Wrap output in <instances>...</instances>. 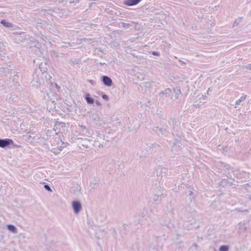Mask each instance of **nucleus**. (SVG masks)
Segmentation results:
<instances>
[{"mask_svg":"<svg viewBox=\"0 0 251 251\" xmlns=\"http://www.w3.org/2000/svg\"><path fill=\"white\" fill-rule=\"evenodd\" d=\"M84 98L88 104H92L94 103V99L90 97V95L89 94H86L84 96Z\"/></svg>","mask_w":251,"mask_h":251,"instance_id":"nucleus-10","label":"nucleus"},{"mask_svg":"<svg viewBox=\"0 0 251 251\" xmlns=\"http://www.w3.org/2000/svg\"><path fill=\"white\" fill-rule=\"evenodd\" d=\"M179 143L180 141L178 139H176L173 143H172L171 141L170 142L171 146L173 147H177L178 148L180 147Z\"/></svg>","mask_w":251,"mask_h":251,"instance_id":"nucleus-14","label":"nucleus"},{"mask_svg":"<svg viewBox=\"0 0 251 251\" xmlns=\"http://www.w3.org/2000/svg\"><path fill=\"white\" fill-rule=\"evenodd\" d=\"M20 76H19V73H17L16 74L14 75L12 81L13 82L14 84H16L19 80Z\"/></svg>","mask_w":251,"mask_h":251,"instance_id":"nucleus-13","label":"nucleus"},{"mask_svg":"<svg viewBox=\"0 0 251 251\" xmlns=\"http://www.w3.org/2000/svg\"><path fill=\"white\" fill-rule=\"evenodd\" d=\"M208 91H210V88H208Z\"/></svg>","mask_w":251,"mask_h":251,"instance_id":"nucleus-41","label":"nucleus"},{"mask_svg":"<svg viewBox=\"0 0 251 251\" xmlns=\"http://www.w3.org/2000/svg\"><path fill=\"white\" fill-rule=\"evenodd\" d=\"M238 25V23L237 22V20H236L235 23H234L233 26H236Z\"/></svg>","mask_w":251,"mask_h":251,"instance_id":"nucleus-33","label":"nucleus"},{"mask_svg":"<svg viewBox=\"0 0 251 251\" xmlns=\"http://www.w3.org/2000/svg\"><path fill=\"white\" fill-rule=\"evenodd\" d=\"M142 0H126L124 3L127 6H133L138 4Z\"/></svg>","mask_w":251,"mask_h":251,"instance_id":"nucleus-8","label":"nucleus"},{"mask_svg":"<svg viewBox=\"0 0 251 251\" xmlns=\"http://www.w3.org/2000/svg\"><path fill=\"white\" fill-rule=\"evenodd\" d=\"M64 145V143L61 140H60V142H58V144H57V148L58 149V150L59 151H61L62 150V148L64 147H62V145Z\"/></svg>","mask_w":251,"mask_h":251,"instance_id":"nucleus-19","label":"nucleus"},{"mask_svg":"<svg viewBox=\"0 0 251 251\" xmlns=\"http://www.w3.org/2000/svg\"><path fill=\"white\" fill-rule=\"evenodd\" d=\"M82 128H85V126H82Z\"/></svg>","mask_w":251,"mask_h":251,"instance_id":"nucleus-39","label":"nucleus"},{"mask_svg":"<svg viewBox=\"0 0 251 251\" xmlns=\"http://www.w3.org/2000/svg\"><path fill=\"white\" fill-rule=\"evenodd\" d=\"M172 92V89L170 88H166L164 91H162L160 92L159 94V97L160 98H163L165 96L166 98H167L168 97H170V94Z\"/></svg>","mask_w":251,"mask_h":251,"instance_id":"nucleus-7","label":"nucleus"},{"mask_svg":"<svg viewBox=\"0 0 251 251\" xmlns=\"http://www.w3.org/2000/svg\"><path fill=\"white\" fill-rule=\"evenodd\" d=\"M226 170H229L230 169V166L229 165L226 164L224 166Z\"/></svg>","mask_w":251,"mask_h":251,"instance_id":"nucleus-28","label":"nucleus"},{"mask_svg":"<svg viewBox=\"0 0 251 251\" xmlns=\"http://www.w3.org/2000/svg\"><path fill=\"white\" fill-rule=\"evenodd\" d=\"M167 172V169L165 167L159 166L156 170V174L157 176H165Z\"/></svg>","mask_w":251,"mask_h":251,"instance_id":"nucleus-5","label":"nucleus"},{"mask_svg":"<svg viewBox=\"0 0 251 251\" xmlns=\"http://www.w3.org/2000/svg\"><path fill=\"white\" fill-rule=\"evenodd\" d=\"M76 1L77 2H79V0H73V2Z\"/></svg>","mask_w":251,"mask_h":251,"instance_id":"nucleus-38","label":"nucleus"},{"mask_svg":"<svg viewBox=\"0 0 251 251\" xmlns=\"http://www.w3.org/2000/svg\"><path fill=\"white\" fill-rule=\"evenodd\" d=\"M121 24L122 25V26L124 27L126 29H128L131 26H132L130 24L128 23H126L124 22H121Z\"/></svg>","mask_w":251,"mask_h":251,"instance_id":"nucleus-17","label":"nucleus"},{"mask_svg":"<svg viewBox=\"0 0 251 251\" xmlns=\"http://www.w3.org/2000/svg\"><path fill=\"white\" fill-rule=\"evenodd\" d=\"M93 4V3H91V5H90V6H91Z\"/></svg>","mask_w":251,"mask_h":251,"instance_id":"nucleus-42","label":"nucleus"},{"mask_svg":"<svg viewBox=\"0 0 251 251\" xmlns=\"http://www.w3.org/2000/svg\"><path fill=\"white\" fill-rule=\"evenodd\" d=\"M96 103L98 105H100V102L99 101H96Z\"/></svg>","mask_w":251,"mask_h":251,"instance_id":"nucleus-35","label":"nucleus"},{"mask_svg":"<svg viewBox=\"0 0 251 251\" xmlns=\"http://www.w3.org/2000/svg\"><path fill=\"white\" fill-rule=\"evenodd\" d=\"M36 82L38 83H39L40 84H41L42 83V81L40 79H38V80H36Z\"/></svg>","mask_w":251,"mask_h":251,"instance_id":"nucleus-34","label":"nucleus"},{"mask_svg":"<svg viewBox=\"0 0 251 251\" xmlns=\"http://www.w3.org/2000/svg\"><path fill=\"white\" fill-rule=\"evenodd\" d=\"M44 188H45L46 190H47V191H49V192H51V191H52V190L51 189V188H50V186L48 184H45V185H44Z\"/></svg>","mask_w":251,"mask_h":251,"instance_id":"nucleus-22","label":"nucleus"},{"mask_svg":"<svg viewBox=\"0 0 251 251\" xmlns=\"http://www.w3.org/2000/svg\"><path fill=\"white\" fill-rule=\"evenodd\" d=\"M175 123V120L174 119H171L170 121H169V124L171 125V123L173 124V129L174 130V128H175V126L174 125V124Z\"/></svg>","mask_w":251,"mask_h":251,"instance_id":"nucleus-26","label":"nucleus"},{"mask_svg":"<svg viewBox=\"0 0 251 251\" xmlns=\"http://www.w3.org/2000/svg\"><path fill=\"white\" fill-rule=\"evenodd\" d=\"M220 251H228V247L226 245H222L220 247Z\"/></svg>","mask_w":251,"mask_h":251,"instance_id":"nucleus-20","label":"nucleus"},{"mask_svg":"<svg viewBox=\"0 0 251 251\" xmlns=\"http://www.w3.org/2000/svg\"><path fill=\"white\" fill-rule=\"evenodd\" d=\"M102 98L105 100H109V97L107 95L103 94L102 95Z\"/></svg>","mask_w":251,"mask_h":251,"instance_id":"nucleus-25","label":"nucleus"},{"mask_svg":"<svg viewBox=\"0 0 251 251\" xmlns=\"http://www.w3.org/2000/svg\"><path fill=\"white\" fill-rule=\"evenodd\" d=\"M161 199V198L160 196H154V198H153V201H160Z\"/></svg>","mask_w":251,"mask_h":251,"instance_id":"nucleus-23","label":"nucleus"},{"mask_svg":"<svg viewBox=\"0 0 251 251\" xmlns=\"http://www.w3.org/2000/svg\"><path fill=\"white\" fill-rule=\"evenodd\" d=\"M50 89L52 92L56 93V92L60 91V87L56 83H51L50 85Z\"/></svg>","mask_w":251,"mask_h":251,"instance_id":"nucleus-9","label":"nucleus"},{"mask_svg":"<svg viewBox=\"0 0 251 251\" xmlns=\"http://www.w3.org/2000/svg\"><path fill=\"white\" fill-rule=\"evenodd\" d=\"M246 68L248 70H251V64H249L246 66Z\"/></svg>","mask_w":251,"mask_h":251,"instance_id":"nucleus-29","label":"nucleus"},{"mask_svg":"<svg viewBox=\"0 0 251 251\" xmlns=\"http://www.w3.org/2000/svg\"><path fill=\"white\" fill-rule=\"evenodd\" d=\"M39 69L43 73L46 72L47 70V67L46 66L44 67L42 63L39 65Z\"/></svg>","mask_w":251,"mask_h":251,"instance_id":"nucleus-18","label":"nucleus"},{"mask_svg":"<svg viewBox=\"0 0 251 251\" xmlns=\"http://www.w3.org/2000/svg\"><path fill=\"white\" fill-rule=\"evenodd\" d=\"M13 34L15 35L14 41L17 44H20L25 41L26 39V37L25 36L24 32H14Z\"/></svg>","mask_w":251,"mask_h":251,"instance_id":"nucleus-1","label":"nucleus"},{"mask_svg":"<svg viewBox=\"0 0 251 251\" xmlns=\"http://www.w3.org/2000/svg\"><path fill=\"white\" fill-rule=\"evenodd\" d=\"M174 92L175 93L176 99H177L179 95L180 94V90L179 89H174Z\"/></svg>","mask_w":251,"mask_h":251,"instance_id":"nucleus-21","label":"nucleus"},{"mask_svg":"<svg viewBox=\"0 0 251 251\" xmlns=\"http://www.w3.org/2000/svg\"><path fill=\"white\" fill-rule=\"evenodd\" d=\"M50 55L52 57L55 58H57L59 56L58 53L54 50H52L50 51Z\"/></svg>","mask_w":251,"mask_h":251,"instance_id":"nucleus-16","label":"nucleus"},{"mask_svg":"<svg viewBox=\"0 0 251 251\" xmlns=\"http://www.w3.org/2000/svg\"><path fill=\"white\" fill-rule=\"evenodd\" d=\"M226 181V180H222V181H221V183H223L224 182H225Z\"/></svg>","mask_w":251,"mask_h":251,"instance_id":"nucleus-37","label":"nucleus"},{"mask_svg":"<svg viewBox=\"0 0 251 251\" xmlns=\"http://www.w3.org/2000/svg\"><path fill=\"white\" fill-rule=\"evenodd\" d=\"M201 99H202L203 100V101H201V102H202V103H204L205 102V97H204L203 96L201 98Z\"/></svg>","mask_w":251,"mask_h":251,"instance_id":"nucleus-32","label":"nucleus"},{"mask_svg":"<svg viewBox=\"0 0 251 251\" xmlns=\"http://www.w3.org/2000/svg\"><path fill=\"white\" fill-rule=\"evenodd\" d=\"M151 54H152L153 55L159 56L160 55V53L157 51H151Z\"/></svg>","mask_w":251,"mask_h":251,"instance_id":"nucleus-27","label":"nucleus"},{"mask_svg":"<svg viewBox=\"0 0 251 251\" xmlns=\"http://www.w3.org/2000/svg\"><path fill=\"white\" fill-rule=\"evenodd\" d=\"M13 144L14 142L11 139H0V147L1 148H5Z\"/></svg>","mask_w":251,"mask_h":251,"instance_id":"nucleus-3","label":"nucleus"},{"mask_svg":"<svg viewBox=\"0 0 251 251\" xmlns=\"http://www.w3.org/2000/svg\"><path fill=\"white\" fill-rule=\"evenodd\" d=\"M72 205L75 214H78L82 209L81 203L78 201H74L72 203Z\"/></svg>","mask_w":251,"mask_h":251,"instance_id":"nucleus-2","label":"nucleus"},{"mask_svg":"<svg viewBox=\"0 0 251 251\" xmlns=\"http://www.w3.org/2000/svg\"><path fill=\"white\" fill-rule=\"evenodd\" d=\"M92 185H94V186H93V188L94 189V186L95 185H98V183L97 182H95V183H90V185L91 186H92Z\"/></svg>","mask_w":251,"mask_h":251,"instance_id":"nucleus-31","label":"nucleus"},{"mask_svg":"<svg viewBox=\"0 0 251 251\" xmlns=\"http://www.w3.org/2000/svg\"><path fill=\"white\" fill-rule=\"evenodd\" d=\"M208 91H210V88H208Z\"/></svg>","mask_w":251,"mask_h":251,"instance_id":"nucleus-40","label":"nucleus"},{"mask_svg":"<svg viewBox=\"0 0 251 251\" xmlns=\"http://www.w3.org/2000/svg\"><path fill=\"white\" fill-rule=\"evenodd\" d=\"M101 81L106 86L110 87L112 85V79L108 76L103 75L101 76Z\"/></svg>","mask_w":251,"mask_h":251,"instance_id":"nucleus-6","label":"nucleus"},{"mask_svg":"<svg viewBox=\"0 0 251 251\" xmlns=\"http://www.w3.org/2000/svg\"><path fill=\"white\" fill-rule=\"evenodd\" d=\"M4 85V82L2 80H0V88L2 87Z\"/></svg>","mask_w":251,"mask_h":251,"instance_id":"nucleus-30","label":"nucleus"},{"mask_svg":"<svg viewBox=\"0 0 251 251\" xmlns=\"http://www.w3.org/2000/svg\"><path fill=\"white\" fill-rule=\"evenodd\" d=\"M0 24H1L4 27L8 28L13 27L14 25L12 23L8 22L5 20H1L0 22Z\"/></svg>","mask_w":251,"mask_h":251,"instance_id":"nucleus-11","label":"nucleus"},{"mask_svg":"<svg viewBox=\"0 0 251 251\" xmlns=\"http://www.w3.org/2000/svg\"><path fill=\"white\" fill-rule=\"evenodd\" d=\"M7 229L12 232L13 233H18V229L15 227V226L12 225H7Z\"/></svg>","mask_w":251,"mask_h":251,"instance_id":"nucleus-12","label":"nucleus"},{"mask_svg":"<svg viewBox=\"0 0 251 251\" xmlns=\"http://www.w3.org/2000/svg\"><path fill=\"white\" fill-rule=\"evenodd\" d=\"M195 106L196 107H199L200 106V105H199V104H196L195 105Z\"/></svg>","mask_w":251,"mask_h":251,"instance_id":"nucleus-36","label":"nucleus"},{"mask_svg":"<svg viewBox=\"0 0 251 251\" xmlns=\"http://www.w3.org/2000/svg\"><path fill=\"white\" fill-rule=\"evenodd\" d=\"M247 97V95H243L242 96L239 100H238L236 102L235 104L236 105H239L241 101L244 100Z\"/></svg>","mask_w":251,"mask_h":251,"instance_id":"nucleus-15","label":"nucleus"},{"mask_svg":"<svg viewBox=\"0 0 251 251\" xmlns=\"http://www.w3.org/2000/svg\"><path fill=\"white\" fill-rule=\"evenodd\" d=\"M153 130L156 132L160 137H162L167 132L166 128L159 126H154Z\"/></svg>","mask_w":251,"mask_h":251,"instance_id":"nucleus-4","label":"nucleus"},{"mask_svg":"<svg viewBox=\"0 0 251 251\" xmlns=\"http://www.w3.org/2000/svg\"><path fill=\"white\" fill-rule=\"evenodd\" d=\"M144 86L146 88H150L151 87V83L150 82H146L145 83Z\"/></svg>","mask_w":251,"mask_h":251,"instance_id":"nucleus-24","label":"nucleus"}]
</instances>
